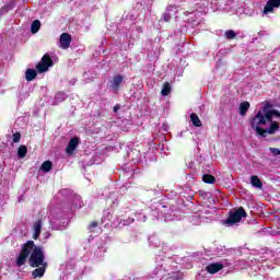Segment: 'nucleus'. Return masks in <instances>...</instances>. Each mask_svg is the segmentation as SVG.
Returning <instances> with one entry per match:
<instances>
[{"label":"nucleus","mask_w":280,"mask_h":280,"mask_svg":"<svg viewBox=\"0 0 280 280\" xmlns=\"http://www.w3.org/2000/svg\"><path fill=\"white\" fill-rule=\"evenodd\" d=\"M202 180L203 183H206L207 185H213V183H215V176L211 175V174H205L202 176Z\"/></svg>","instance_id":"20"},{"label":"nucleus","mask_w":280,"mask_h":280,"mask_svg":"<svg viewBox=\"0 0 280 280\" xmlns=\"http://www.w3.org/2000/svg\"><path fill=\"white\" fill-rule=\"evenodd\" d=\"M250 185L253 187H256V189H261V187H264V183L261 182V179H259L257 175H253L250 177Z\"/></svg>","instance_id":"13"},{"label":"nucleus","mask_w":280,"mask_h":280,"mask_svg":"<svg viewBox=\"0 0 280 280\" xmlns=\"http://www.w3.org/2000/svg\"><path fill=\"white\" fill-rule=\"evenodd\" d=\"M100 226V223L97 221H92L89 225V231H93V229H97Z\"/></svg>","instance_id":"24"},{"label":"nucleus","mask_w":280,"mask_h":280,"mask_svg":"<svg viewBox=\"0 0 280 280\" xmlns=\"http://www.w3.org/2000/svg\"><path fill=\"white\" fill-rule=\"evenodd\" d=\"M172 93V85H170V82H164L161 95L166 97V95H170Z\"/></svg>","instance_id":"18"},{"label":"nucleus","mask_w":280,"mask_h":280,"mask_svg":"<svg viewBox=\"0 0 280 280\" xmlns=\"http://www.w3.org/2000/svg\"><path fill=\"white\" fill-rule=\"evenodd\" d=\"M54 167V163H51V161H45L42 166H40V170L42 172H45L46 174L51 172Z\"/></svg>","instance_id":"17"},{"label":"nucleus","mask_w":280,"mask_h":280,"mask_svg":"<svg viewBox=\"0 0 280 280\" xmlns=\"http://www.w3.org/2000/svg\"><path fill=\"white\" fill-rule=\"evenodd\" d=\"M27 156V147L25 144H21L18 149V158L25 159Z\"/></svg>","instance_id":"16"},{"label":"nucleus","mask_w":280,"mask_h":280,"mask_svg":"<svg viewBox=\"0 0 280 280\" xmlns=\"http://www.w3.org/2000/svg\"><path fill=\"white\" fill-rule=\"evenodd\" d=\"M39 30H40V21L39 20L33 21V23L31 24L32 34H38Z\"/></svg>","instance_id":"19"},{"label":"nucleus","mask_w":280,"mask_h":280,"mask_svg":"<svg viewBox=\"0 0 280 280\" xmlns=\"http://www.w3.org/2000/svg\"><path fill=\"white\" fill-rule=\"evenodd\" d=\"M174 9V7H170L168 9H166L165 13L163 14V21L165 23H170V21H172V10Z\"/></svg>","instance_id":"21"},{"label":"nucleus","mask_w":280,"mask_h":280,"mask_svg":"<svg viewBox=\"0 0 280 280\" xmlns=\"http://www.w3.org/2000/svg\"><path fill=\"white\" fill-rule=\"evenodd\" d=\"M248 214L246 213V210H244V207H240L234 212H230L228 219L224 221V224H230V226H233V224H237V222H242V218H246Z\"/></svg>","instance_id":"3"},{"label":"nucleus","mask_w":280,"mask_h":280,"mask_svg":"<svg viewBox=\"0 0 280 280\" xmlns=\"http://www.w3.org/2000/svg\"><path fill=\"white\" fill-rule=\"evenodd\" d=\"M223 268H224L223 264L212 262L206 267V270L209 272V275H218V272H220V270H223Z\"/></svg>","instance_id":"8"},{"label":"nucleus","mask_w":280,"mask_h":280,"mask_svg":"<svg viewBox=\"0 0 280 280\" xmlns=\"http://www.w3.org/2000/svg\"><path fill=\"white\" fill-rule=\"evenodd\" d=\"M78 145H80V138L78 137L71 138L66 148L67 154H70V155L73 154V152L78 150Z\"/></svg>","instance_id":"6"},{"label":"nucleus","mask_w":280,"mask_h":280,"mask_svg":"<svg viewBox=\"0 0 280 280\" xmlns=\"http://www.w3.org/2000/svg\"><path fill=\"white\" fill-rule=\"evenodd\" d=\"M61 49H69L71 47V34L62 33L59 38Z\"/></svg>","instance_id":"7"},{"label":"nucleus","mask_w":280,"mask_h":280,"mask_svg":"<svg viewBox=\"0 0 280 280\" xmlns=\"http://www.w3.org/2000/svg\"><path fill=\"white\" fill-rule=\"evenodd\" d=\"M121 108V106H119V104L114 106V113H117L119 109Z\"/></svg>","instance_id":"26"},{"label":"nucleus","mask_w":280,"mask_h":280,"mask_svg":"<svg viewBox=\"0 0 280 280\" xmlns=\"http://www.w3.org/2000/svg\"><path fill=\"white\" fill-rule=\"evenodd\" d=\"M190 121L192 122V126H195V128H202V121L196 113L190 114Z\"/></svg>","instance_id":"14"},{"label":"nucleus","mask_w":280,"mask_h":280,"mask_svg":"<svg viewBox=\"0 0 280 280\" xmlns=\"http://www.w3.org/2000/svg\"><path fill=\"white\" fill-rule=\"evenodd\" d=\"M33 240H38L40 237V233H43V221L37 220L33 224Z\"/></svg>","instance_id":"11"},{"label":"nucleus","mask_w":280,"mask_h":280,"mask_svg":"<svg viewBox=\"0 0 280 280\" xmlns=\"http://www.w3.org/2000/svg\"><path fill=\"white\" fill-rule=\"evenodd\" d=\"M21 141V132L16 131L13 133V143H19Z\"/></svg>","instance_id":"23"},{"label":"nucleus","mask_w":280,"mask_h":280,"mask_svg":"<svg viewBox=\"0 0 280 280\" xmlns=\"http://www.w3.org/2000/svg\"><path fill=\"white\" fill-rule=\"evenodd\" d=\"M275 8H280V0H268L264 8V14L275 12Z\"/></svg>","instance_id":"9"},{"label":"nucleus","mask_w":280,"mask_h":280,"mask_svg":"<svg viewBox=\"0 0 280 280\" xmlns=\"http://www.w3.org/2000/svg\"><path fill=\"white\" fill-rule=\"evenodd\" d=\"M27 259L31 268H39V266L47 264V261H45V250L43 246L36 245L34 241H27L22 245L15 264L21 268V266H25Z\"/></svg>","instance_id":"2"},{"label":"nucleus","mask_w":280,"mask_h":280,"mask_svg":"<svg viewBox=\"0 0 280 280\" xmlns=\"http://www.w3.org/2000/svg\"><path fill=\"white\" fill-rule=\"evenodd\" d=\"M36 75H38V72H36V70L31 69V68L26 69V71H25V80L27 82H32L33 80H36Z\"/></svg>","instance_id":"12"},{"label":"nucleus","mask_w":280,"mask_h":280,"mask_svg":"<svg viewBox=\"0 0 280 280\" xmlns=\"http://www.w3.org/2000/svg\"><path fill=\"white\" fill-rule=\"evenodd\" d=\"M248 108H250V103L248 102H243L240 104V115L244 117L246 113H248Z\"/></svg>","instance_id":"15"},{"label":"nucleus","mask_w":280,"mask_h":280,"mask_svg":"<svg viewBox=\"0 0 280 280\" xmlns=\"http://www.w3.org/2000/svg\"><path fill=\"white\" fill-rule=\"evenodd\" d=\"M269 151L271 152V154H273V156H280V149L270 148Z\"/></svg>","instance_id":"25"},{"label":"nucleus","mask_w":280,"mask_h":280,"mask_svg":"<svg viewBox=\"0 0 280 280\" xmlns=\"http://www.w3.org/2000/svg\"><path fill=\"white\" fill-rule=\"evenodd\" d=\"M272 117L280 118V112L272 109V105L267 103L249 119L252 130H255L256 135L262 139H266L268 135H276L279 130V121L272 120Z\"/></svg>","instance_id":"1"},{"label":"nucleus","mask_w":280,"mask_h":280,"mask_svg":"<svg viewBox=\"0 0 280 280\" xmlns=\"http://www.w3.org/2000/svg\"><path fill=\"white\" fill-rule=\"evenodd\" d=\"M47 264L40 265L39 267H35L36 269L32 271L33 279H38L45 277V272H47Z\"/></svg>","instance_id":"10"},{"label":"nucleus","mask_w":280,"mask_h":280,"mask_svg":"<svg viewBox=\"0 0 280 280\" xmlns=\"http://www.w3.org/2000/svg\"><path fill=\"white\" fill-rule=\"evenodd\" d=\"M237 36V34H235V31L233 30H229L225 32V38H228V40H233V38H235Z\"/></svg>","instance_id":"22"},{"label":"nucleus","mask_w":280,"mask_h":280,"mask_svg":"<svg viewBox=\"0 0 280 280\" xmlns=\"http://www.w3.org/2000/svg\"><path fill=\"white\" fill-rule=\"evenodd\" d=\"M50 67H54V60L49 54H45L40 61L35 66V69L37 73H47Z\"/></svg>","instance_id":"4"},{"label":"nucleus","mask_w":280,"mask_h":280,"mask_svg":"<svg viewBox=\"0 0 280 280\" xmlns=\"http://www.w3.org/2000/svg\"><path fill=\"white\" fill-rule=\"evenodd\" d=\"M124 82V75L121 74H116L113 80L110 81V89H113V91L115 93L119 92V89H121V84Z\"/></svg>","instance_id":"5"}]
</instances>
